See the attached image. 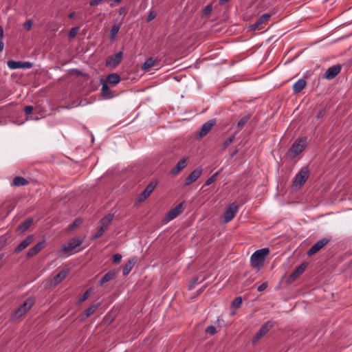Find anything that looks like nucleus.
<instances>
[{
	"instance_id": "nucleus-44",
	"label": "nucleus",
	"mask_w": 352,
	"mask_h": 352,
	"mask_svg": "<svg viewBox=\"0 0 352 352\" xmlns=\"http://www.w3.org/2000/svg\"><path fill=\"white\" fill-rule=\"evenodd\" d=\"M33 109H34L33 106L28 105V106L25 107L24 112H25V115L28 116L32 113Z\"/></svg>"
},
{
	"instance_id": "nucleus-22",
	"label": "nucleus",
	"mask_w": 352,
	"mask_h": 352,
	"mask_svg": "<svg viewBox=\"0 0 352 352\" xmlns=\"http://www.w3.org/2000/svg\"><path fill=\"white\" fill-rule=\"evenodd\" d=\"M102 89H101V95L102 96L105 98V99H109V98H113V94H112V91L111 90V89L109 88V87L108 86L107 83H106L105 82H102Z\"/></svg>"
},
{
	"instance_id": "nucleus-27",
	"label": "nucleus",
	"mask_w": 352,
	"mask_h": 352,
	"mask_svg": "<svg viewBox=\"0 0 352 352\" xmlns=\"http://www.w3.org/2000/svg\"><path fill=\"white\" fill-rule=\"evenodd\" d=\"M29 184V182L24 177L17 176L12 181V185L15 186H23Z\"/></svg>"
},
{
	"instance_id": "nucleus-40",
	"label": "nucleus",
	"mask_w": 352,
	"mask_h": 352,
	"mask_svg": "<svg viewBox=\"0 0 352 352\" xmlns=\"http://www.w3.org/2000/svg\"><path fill=\"white\" fill-rule=\"evenodd\" d=\"M206 332L210 335H214L216 333V328L213 325L208 326L206 329Z\"/></svg>"
},
{
	"instance_id": "nucleus-29",
	"label": "nucleus",
	"mask_w": 352,
	"mask_h": 352,
	"mask_svg": "<svg viewBox=\"0 0 352 352\" xmlns=\"http://www.w3.org/2000/svg\"><path fill=\"white\" fill-rule=\"evenodd\" d=\"M99 305H100V304L97 303V304H94V305H91V307H89V308H87L85 311L84 316H82V320L87 319L90 316H91L98 308Z\"/></svg>"
},
{
	"instance_id": "nucleus-54",
	"label": "nucleus",
	"mask_w": 352,
	"mask_h": 352,
	"mask_svg": "<svg viewBox=\"0 0 352 352\" xmlns=\"http://www.w3.org/2000/svg\"><path fill=\"white\" fill-rule=\"evenodd\" d=\"M324 116V111H321L318 115H317V118H322V116Z\"/></svg>"
},
{
	"instance_id": "nucleus-38",
	"label": "nucleus",
	"mask_w": 352,
	"mask_h": 352,
	"mask_svg": "<svg viewBox=\"0 0 352 352\" xmlns=\"http://www.w3.org/2000/svg\"><path fill=\"white\" fill-rule=\"evenodd\" d=\"M218 175H219V172H217L214 175H212L210 178H208L206 180V182L205 183V185L206 186H209L211 184H212L213 182H214L216 181V178H217Z\"/></svg>"
},
{
	"instance_id": "nucleus-11",
	"label": "nucleus",
	"mask_w": 352,
	"mask_h": 352,
	"mask_svg": "<svg viewBox=\"0 0 352 352\" xmlns=\"http://www.w3.org/2000/svg\"><path fill=\"white\" fill-rule=\"evenodd\" d=\"M271 14H262L260 18L250 26L251 30H261L263 29L262 25L265 23H266L271 17Z\"/></svg>"
},
{
	"instance_id": "nucleus-39",
	"label": "nucleus",
	"mask_w": 352,
	"mask_h": 352,
	"mask_svg": "<svg viewBox=\"0 0 352 352\" xmlns=\"http://www.w3.org/2000/svg\"><path fill=\"white\" fill-rule=\"evenodd\" d=\"M33 67V63L29 61L21 62V69H30Z\"/></svg>"
},
{
	"instance_id": "nucleus-58",
	"label": "nucleus",
	"mask_w": 352,
	"mask_h": 352,
	"mask_svg": "<svg viewBox=\"0 0 352 352\" xmlns=\"http://www.w3.org/2000/svg\"><path fill=\"white\" fill-rule=\"evenodd\" d=\"M3 254H0V261L3 259Z\"/></svg>"
},
{
	"instance_id": "nucleus-9",
	"label": "nucleus",
	"mask_w": 352,
	"mask_h": 352,
	"mask_svg": "<svg viewBox=\"0 0 352 352\" xmlns=\"http://www.w3.org/2000/svg\"><path fill=\"white\" fill-rule=\"evenodd\" d=\"M157 186L156 182H151L148 184V185L145 188V189L140 194L138 197V201L142 202L144 201L146 199H147L151 192L154 190Z\"/></svg>"
},
{
	"instance_id": "nucleus-20",
	"label": "nucleus",
	"mask_w": 352,
	"mask_h": 352,
	"mask_svg": "<svg viewBox=\"0 0 352 352\" xmlns=\"http://www.w3.org/2000/svg\"><path fill=\"white\" fill-rule=\"evenodd\" d=\"M135 263L136 258L135 257L129 259L127 263L123 266L122 273L124 276H126L131 272Z\"/></svg>"
},
{
	"instance_id": "nucleus-48",
	"label": "nucleus",
	"mask_w": 352,
	"mask_h": 352,
	"mask_svg": "<svg viewBox=\"0 0 352 352\" xmlns=\"http://www.w3.org/2000/svg\"><path fill=\"white\" fill-rule=\"evenodd\" d=\"M155 16L156 14L153 11H150L147 17V21L150 22L153 21L155 18Z\"/></svg>"
},
{
	"instance_id": "nucleus-21",
	"label": "nucleus",
	"mask_w": 352,
	"mask_h": 352,
	"mask_svg": "<svg viewBox=\"0 0 352 352\" xmlns=\"http://www.w3.org/2000/svg\"><path fill=\"white\" fill-rule=\"evenodd\" d=\"M120 76L118 74L112 73L107 76L106 80L104 82H105L107 84L109 83L113 85H116L120 82Z\"/></svg>"
},
{
	"instance_id": "nucleus-2",
	"label": "nucleus",
	"mask_w": 352,
	"mask_h": 352,
	"mask_svg": "<svg viewBox=\"0 0 352 352\" xmlns=\"http://www.w3.org/2000/svg\"><path fill=\"white\" fill-rule=\"evenodd\" d=\"M34 300L29 298L26 299L12 314L11 319L12 320H19L24 316L34 305Z\"/></svg>"
},
{
	"instance_id": "nucleus-28",
	"label": "nucleus",
	"mask_w": 352,
	"mask_h": 352,
	"mask_svg": "<svg viewBox=\"0 0 352 352\" xmlns=\"http://www.w3.org/2000/svg\"><path fill=\"white\" fill-rule=\"evenodd\" d=\"M155 59L149 58L142 65V69L144 72H148L149 69L155 65Z\"/></svg>"
},
{
	"instance_id": "nucleus-16",
	"label": "nucleus",
	"mask_w": 352,
	"mask_h": 352,
	"mask_svg": "<svg viewBox=\"0 0 352 352\" xmlns=\"http://www.w3.org/2000/svg\"><path fill=\"white\" fill-rule=\"evenodd\" d=\"M201 172H202V170L199 168L195 169L186 178L184 185L188 186V185L191 184L192 182H195L197 179H198L201 175Z\"/></svg>"
},
{
	"instance_id": "nucleus-15",
	"label": "nucleus",
	"mask_w": 352,
	"mask_h": 352,
	"mask_svg": "<svg viewBox=\"0 0 352 352\" xmlns=\"http://www.w3.org/2000/svg\"><path fill=\"white\" fill-rule=\"evenodd\" d=\"M113 217H114V214H113V213H109V214H107L106 216H104L99 221L98 228L100 229H102V231L104 232L107 230L109 223L113 221Z\"/></svg>"
},
{
	"instance_id": "nucleus-1",
	"label": "nucleus",
	"mask_w": 352,
	"mask_h": 352,
	"mask_svg": "<svg viewBox=\"0 0 352 352\" xmlns=\"http://www.w3.org/2000/svg\"><path fill=\"white\" fill-rule=\"evenodd\" d=\"M269 254L270 250L267 248L255 251L250 257L251 266L257 270L262 268L265 258Z\"/></svg>"
},
{
	"instance_id": "nucleus-57",
	"label": "nucleus",
	"mask_w": 352,
	"mask_h": 352,
	"mask_svg": "<svg viewBox=\"0 0 352 352\" xmlns=\"http://www.w3.org/2000/svg\"><path fill=\"white\" fill-rule=\"evenodd\" d=\"M238 152V150H236L235 151H234L233 154L232 155V156H234L235 154H236Z\"/></svg>"
},
{
	"instance_id": "nucleus-26",
	"label": "nucleus",
	"mask_w": 352,
	"mask_h": 352,
	"mask_svg": "<svg viewBox=\"0 0 352 352\" xmlns=\"http://www.w3.org/2000/svg\"><path fill=\"white\" fill-rule=\"evenodd\" d=\"M33 219L28 218L24 222L21 223L17 228V230L20 232L26 231L32 224Z\"/></svg>"
},
{
	"instance_id": "nucleus-13",
	"label": "nucleus",
	"mask_w": 352,
	"mask_h": 352,
	"mask_svg": "<svg viewBox=\"0 0 352 352\" xmlns=\"http://www.w3.org/2000/svg\"><path fill=\"white\" fill-rule=\"evenodd\" d=\"M34 240V235L28 236L23 241H22L14 249V252L17 254L21 252L22 250L25 249L29 245H30Z\"/></svg>"
},
{
	"instance_id": "nucleus-42",
	"label": "nucleus",
	"mask_w": 352,
	"mask_h": 352,
	"mask_svg": "<svg viewBox=\"0 0 352 352\" xmlns=\"http://www.w3.org/2000/svg\"><path fill=\"white\" fill-rule=\"evenodd\" d=\"M104 233V232L102 231V229H100L99 228H98V230L94 234L93 237L94 239H97L100 238V236H102Z\"/></svg>"
},
{
	"instance_id": "nucleus-56",
	"label": "nucleus",
	"mask_w": 352,
	"mask_h": 352,
	"mask_svg": "<svg viewBox=\"0 0 352 352\" xmlns=\"http://www.w3.org/2000/svg\"><path fill=\"white\" fill-rule=\"evenodd\" d=\"M116 4H119L122 0H113Z\"/></svg>"
},
{
	"instance_id": "nucleus-7",
	"label": "nucleus",
	"mask_w": 352,
	"mask_h": 352,
	"mask_svg": "<svg viewBox=\"0 0 352 352\" xmlns=\"http://www.w3.org/2000/svg\"><path fill=\"white\" fill-rule=\"evenodd\" d=\"M274 326V322L272 321H267L261 326L260 329L257 331L256 335L252 339V343L257 342L261 338H263Z\"/></svg>"
},
{
	"instance_id": "nucleus-35",
	"label": "nucleus",
	"mask_w": 352,
	"mask_h": 352,
	"mask_svg": "<svg viewBox=\"0 0 352 352\" xmlns=\"http://www.w3.org/2000/svg\"><path fill=\"white\" fill-rule=\"evenodd\" d=\"M242 304V298L241 296L235 298L232 302V307L234 308H239Z\"/></svg>"
},
{
	"instance_id": "nucleus-41",
	"label": "nucleus",
	"mask_w": 352,
	"mask_h": 352,
	"mask_svg": "<svg viewBox=\"0 0 352 352\" xmlns=\"http://www.w3.org/2000/svg\"><path fill=\"white\" fill-rule=\"evenodd\" d=\"M122 255L120 254H116L113 256V263L118 264L121 261Z\"/></svg>"
},
{
	"instance_id": "nucleus-32",
	"label": "nucleus",
	"mask_w": 352,
	"mask_h": 352,
	"mask_svg": "<svg viewBox=\"0 0 352 352\" xmlns=\"http://www.w3.org/2000/svg\"><path fill=\"white\" fill-rule=\"evenodd\" d=\"M122 25V22L112 26L110 30V38L113 39L118 33Z\"/></svg>"
},
{
	"instance_id": "nucleus-8",
	"label": "nucleus",
	"mask_w": 352,
	"mask_h": 352,
	"mask_svg": "<svg viewBox=\"0 0 352 352\" xmlns=\"http://www.w3.org/2000/svg\"><path fill=\"white\" fill-rule=\"evenodd\" d=\"M239 210V205L236 202H233L231 204H230L225 212H224V222L228 223L236 215Z\"/></svg>"
},
{
	"instance_id": "nucleus-24",
	"label": "nucleus",
	"mask_w": 352,
	"mask_h": 352,
	"mask_svg": "<svg viewBox=\"0 0 352 352\" xmlns=\"http://www.w3.org/2000/svg\"><path fill=\"white\" fill-rule=\"evenodd\" d=\"M187 165V160L186 159H182L179 160L176 166L173 168L171 170V173L173 175H177L179 173L182 169H184Z\"/></svg>"
},
{
	"instance_id": "nucleus-18",
	"label": "nucleus",
	"mask_w": 352,
	"mask_h": 352,
	"mask_svg": "<svg viewBox=\"0 0 352 352\" xmlns=\"http://www.w3.org/2000/svg\"><path fill=\"white\" fill-rule=\"evenodd\" d=\"M45 247V241H43L41 242L38 243L36 245L30 248L28 253V257H32L37 254L43 248Z\"/></svg>"
},
{
	"instance_id": "nucleus-14",
	"label": "nucleus",
	"mask_w": 352,
	"mask_h": 352,
	"mask_svg": "<svg viewBox=\"0 0 352 352\" xmlns=\"http://www.w3.org/2000/svg\"><path fill=\"white\" fill-rule=\"evenodd\" d=\"M341 70V66L340 65H333L327 69L324 74V77L327 79L331 80L334 78Z\"/></svg>"
},
{
	"instance_id": "nucleus-45",
	"label": "nucleus",
	"mask_w": 352,
	"mask_h": 352,
	"mask_svg": "<svg viewBox=\"0 0 352 352\" xmlns=\"http://www.w3.org/2000/svg\"><path fill=\"white\" fill-rule=\"evenodd\" d=\"M212 5H208V6H206L204 8V10H203V14H206V15H207V14H210V13L211 12V11H212Z\"/></svg>"
},
{
	"instance_id": "nucleus-12",
	"label": "nucleus",
	"mask_w": 352,
	"mask_h": 352,
	"mask_svg": "<svg viewBox=\"0 0 352 352\" xmlns=\"http://www.w3.org/2000/svg\"><path fill=\"white\" fill-rule=\"evenodd\" d=\"M123 57V53L122 52H118L116 54L113 56H108L106 60V65H113V67H116L118 65Z\"/></svg>"
},
{
	"instance_id": "nucleus-6",
	"label": "nucleus",
	"mask_w": 352,
	"mask_h": 352,
	"mask_svg": "<svg viewBox=\"0 0 352 352\" xmlns=\"http://www.w3.org/2000/svg\"><path fill=\"white\" fill-rule=\"evenodd\" d=\"M331 237H324L318 241H317L311 248L307 251V255L311 256L318 252H319L322 248H324L330 241Z\"/></svg>"
},
{
	"instance_id": "nucleus-30",
	"label": "nucleus",
	"mask_w": 352,
	"mask_h": 352,
	"mask_svg": "<svg viewBox=\"0 0 352 352\" xmlns=\"http://www.w3.org/2000/svg\"><path fill=\"white\" fill-rule=\"evenodd\" d=\"M307 267L306 263H302L300 265L292 274L293 278H296L304 272Z\"/></svg>"
},
{
	"instance_id": "nucleus-47",
	"label": "nucleus",
	"mask_w": 352,
	"mask_h": 352,
	"mask_svg": "<svg viewBox=\"0 0 352 352\" xmlns=\"http://www.w3.org/2000/svg\"><path fill=\"white\" fill-rule=\"evenodd\" d=\"M104 1L105 0H90L89 3L91 6H96L104 2Z\"/></svg>"
},
{
	"instance_id": "nucleus-36",
	"label": "nucleus",
	"mask_w": 352,
	"mask_h": 352,
	"mask_svg": "<svg viewBox=\"0 0 352 352\" xmlns=\"http://www.w3.org/2000/svg\"><path fill=\"white\" fill-rule=\"evenodd\" d=\"M78 32H79L78 27L72 28L68 33V38L70 39L74 38L77 35Z\"/></svg>"
},
{
	"instance_id": "nucleus-55",
	"label": "nucleus",
	"mask_w": 352,
	"mask_h": 352,
	"mask_svg": "<svg viewBox=\"0 0 352 352\" xmlns=\"http://www.w3.org/2000/svg\"><path fill=\"white\" fill-rule=\"evenodd\" d=\"M228 1L229 0H220V3L221 4H223V3H226V2H228Z\"/></svg>"
},
{
	"instance_id": "nucleus-51",
	"label": "nucleus",
	"mask_w": 352,
	"mask_h": 352,
	"mask_svg": "<svg viewBox=\"0 0 352 352\" xmlns=\"http://www.w3.org/2000/svg\"><path fill=\"white\" fill-rule=\"evenodd\" d=\"M3 28L0 26V40H3Z\"/></svg>"
},
{
	"instance_id": "nucleus-25",
	"label": "nucleus",
	"mask_w": 352,
	"mask_h": 352,
	"mask_svg": "<svg viewBox=\"0 0 352 352\" xmlns=\"http://www.w3.org/2000/svg\"><path fill=\"white\" fill-rule=\"evenodd\" d=\"M116 276V272L114 270H111L108 272L107 274H105L102 278L100 279L98 285L100 286L102 285L103 284L110 281L113 278H114Z\"/></svg>"
},
{
	"instance_id": "nucleus-46",
	"label": "nucleus",
	"mask_w": 352,
	"mask_h": 352,
	"mask_svg": "<svg viewBox=\"0 0 352 352\" xmlns=\"http://www.w3.org/2000/svg\"><path fill=\"white\" fill-rule=\"evenodd\" d=\"M89 295V290L88 289L80 297V298L79 300V303H81L83 301H85L88 298Z\"/></svg>"
},
{
	"instance_id": "nucleus-3",
	"label": "nucleus",
	"mask_w": 352,
	"mask_h": 352,
	"mask_svg": "<svg viewBox=\"0 0 352 352\" xmlns=\"http://www.w3.org/2000/svg\"><path fill=\"white\" fill-rule=\"evenodd\" d=\"M82 243V239L73 238L62 247L61 252L63 254H73L77 252L78 250H76V248L80 247Z\"/></svg>"
},
{
	"instance_id": "nucleus-43",
	"label": "nucleus",
	"mask_w": 352,
	"mask_h": 352,
	"mask_svg": "<svg viewBox=\"0 0 352 352\" xmlns=\"http://www.w3.org/2000/svg\"><path fill=\"white\" fill-rule=\"evenodd\" d=\"M33 22L32 20H28L23 24V27L25 30H30L32 26Z\"/></svg>"
},
{
	"instance_id": "nucleus-23",
	"label": "nucleus",
	"mask_w": 352,
	"mask_h": 352,
	"mask_svg": "<svg viewBox=\"0 0 352 352\" xmlns=\"http://www.w3.org/2000/svg\"><path fill=\"white\" fill-rule=\"evenodd\" d=\"M307 85V82L303 78L298 79L294 85H293V91L295 94L300 93Z\"/></svg>"
},
{
	"instance_id": "nucleus-31",
	"label": "nucleus",
	"mask_w": 352,
	"mask_h": 352,
	"mask_svg": "<svg viewBox=\"0 0 352 352\" xmlns=\"http://www.w3.org/2000/svg\"><path fill=\"white\" fill-rule=\"evenodd\" d=\"M8 67L11 69H16L21 68V62L10 60L7 62Z\"/></svg>"
},
{
	"instance_id": "nucleus-19",
	"label": "nucleus",
	"mask_w": 352,
	"mask_h": 352,
	"mask_svg": "<svg viewBox=\"0 0 352 352\" xmlns=\"http://www.w3.org/2000/svg\"><path fill=\"white\" fill-rule=\"evenodd\" d=\"M182 207L183 203H181L174 208L171 209L167 214L168 220H173L176 218L182 212Z\"/></svg>"
},
{
	"instance_id": "nucleus-33",
	"label": "nucleus",
	"mask_w": 352,
	"mask_h": 352,
	"mask_svg": "<svg viewBox=\"0 0 352 352\" xmlns=\"http://www.w3.org/2000/svg\"><path fill=\"white\" fill-rule=\"evenodd\" d=\"M236 133L231 135L229 138L226 139L222 144V148L225 150L227 148L231 143L235 140Z\"/></svg>"
},
{
	"instance_id": "nucleus-34",
	"label": "nucleus",
	"mask_w": 352,
	"mask_h": 352,
	"mask_svg": "<svg viewBox=\"0 0 352 352\" xmlns=\"http://www.w3.org/2000/svg\"><path fill=\"white\" fill-rule=\"evenodd\" d=\"M82 222V219H76L72 223L68 226L67 230L69 232L72 231L74 230L76 227H78L80 224H81Z\"/></svg>"
},
{
	"instance_id": "nucleus-50",
	"label": "nucleus",
	"mask_w": 352,
	"mask_h": 352,
	"mask_svg": "<svg viewBox=\"0 0 352 352\" xmlns=\"http://www.w3.org/2000/svg\"><path fill=\"white\" fill-rule=\"evenodd\" d=\"M125 14H126V9H125V8H121L119 10V14L124 16Z\"/></svg>"
},
{
	"instance_id": "nucleus-37",
	"label": "nucleus",
	"mask_w": 352,
	"mask_h": 352,
	"mask_svg": "<svg viewBox=\"0 0 352 352\" xmlns=\"http://www.w3.org/2000/svg\"><path fill=\"white\" fill-rule=\"evenodd\" d=\"M249 119H250L249 116H244V117L241 118L239 120V121L238 122L237 126L239 128L243 127L248 122Z\"/></svg>"
},
{
	"instance_id": "nucleus-52",
	"label": "nucleus",
	"mask_w": 352,
	"mask_h": 352,
	"mask_svg": "<svg viewBox=\"0 0 352 352\" xmlns=\"http://www.w3.org/2000/svg\"><path fill=\"white\" fill-rule=\"evenodd\" d=\"M4 44L3 42V40H0V52H1L3 50Z\"/></svg>"
},
{
	"instance_id": "nucleus-5",
	"label": "nucleus",
	"mask_w": 352,
	"mask_h": 352,
	"mask_svg": "<svg viewBox=\"0 0 352 352\" xmlns=\"http://www.w3.org/2000/svg\"><path fill=\"white\" fill-rule=\"evenodd\" d=\"M305 141L302 139L296 140L289 150V155L292 157H296L305 148Z\"/></svg>"
},
{
	"instance_id": "nucleus-49",
	"label": "nucleus",
	"mask_w": 352,
	"mask_h": 352,
	"mask_svg": "<svg viewBox=\"0 0 352 352\" xmlns=\"http://www.w3.org/2000/svg\"><path fill=\"white\" fill-rule=\"evenodd\" d=\"M267 283H263L258 287L257 290L258 292H263L267 288Z\"/></svg>"
},
{
	"instance_id": "nucleus-10",
	"label": "nucleus",
	"mask_w": 352,
	"mask_h": 352,
	"mask_svg": "<svg viewBox=\"0 0 352 352\" xmlns=\"http://www.w3.org/2000/svg\"><path fill=\"white\" fill-rule=\"evenodd\" d=\"M216 123L217 122L214 119L210 120L204 123L199 132L198 137L200 138L205 137L211 131Z\"/></svg>"
},
{
	"instance_id": "nucleus-4",
	"label": "nucleus",
	"mask_w": 352,
	"mask_h": 352,
	"mask_svg": "<svg viewBox=\"0 0 352 352\" xmlns=\"http://www.w3.org/2000/svg\"><path fill=\"white\" fill-rule=\"evenodd\" d=\"M309 175V170L307 166L301 168L298 174L294 177L293 186L294 187H300L302 186Z\"/></svg>"
},
{
	"instance_id": "nucleus-53",
	"label": "nucleus",
	"mask_w": 352,
	"mask_h": 352,
	"mask_svg": "<svg viewBox=\"0 0 352 352\" xmlns=\"http://www.w3.org/2000/svg\"><path fill=\"white\" fill-rule=\"evenodd\" d=\"M76 15V12H71V13H69V14L68 17H69V19H72V18H74Z\"/></svg>"
},
{
	"instance_id": "nucleus-17",
	"label": "nucleus",
	"mask_w": 352,
	"mask_h": 352,
	"mask_svg": "<svg viewBox=\"0 0 352 352\" xmlns=\"http://www.w3.org/2000/svg\"><path fill=\"white\" fill-rule=\"evenodd\" d=\"M68 270H63L57 274L51 280V285H57L61 283L67 276Z\"/></svg>"
}]
</instances>
